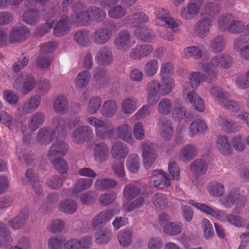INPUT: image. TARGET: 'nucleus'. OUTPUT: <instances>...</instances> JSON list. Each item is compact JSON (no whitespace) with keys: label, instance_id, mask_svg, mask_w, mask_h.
Masks as SVG:
<instances>
[{"label":"nucleus","instance_id":"nucleus-1","mask_svg":"<svg viewBox=\"0 0 249 249\" xmlns=\"http://www.w3.org/2000/svg\"><path fill=\"white\" fill-rule=\"evenodd\" d=\"M86 121L88 124L94 127L96 136L100 139H120L124 140V125L118 126L115 131L109 123L99 118L90 116Z\"/></svg>","mask_w":249,"mask_h":249},{"label":"nucleus","instance_id":"nucleus-2","mask_svg":"<svg viewBox=\"0 0 249 249\" xmlns=\"http://www.w3.org/2000/svg\"><path fill=\"white\" fill-rule=\"evenodd\" d=\"M202 70L205 72L204 73L195 71L190 74L189 76L190 83H186L184 85L183 90L185 89V87L187 86L189 91H193L201 82L204 81H213L216 79V72L210 67V65L203 64Z\"/></svg>","mask_w":249,"mask_h":249},{"label":"nucleus","instance_id":"nucleus-3","mask_svg":"<svg viewBox=\"0 0 249 249\" xmlns=\"http://www.w3.org/2000/svg\"><path fill=\"white\" fill-rule=\"evenodd\" d=\"M36 85V82L33 76L22 72L15 77L12 87L17 91L26 95L35 89Z\"/></svg>","mask_w":249,"mask_h":249},{"label":"nucleus","instance_id":"nucleus-4","mask_svg":"<svg viewBox=\"0 0 249 249\" xmlns=\"http://www.w3.org/2000/svg\"><path fill=\"white\" fill-rule=\"evenodd\" d=\"M74 14L71 17L72 22L77 26L87 25L90 20V15L86 11L85 5L81 3H76L73 6Z\"/></svg>","mask_w":249,"mask_h":249},{"label":"nucleus","instance_id":"nucleus-5","mask_svg":"<svg viewBox=\"0 0 249 249\" xmlns=\"http://www.w3.org/2000/svg\"><path fill=\"white\" fill-rule=\"evenodd\" d=\"M204 0H189L186 5L180 12L181 17L186 20H190L196 16L200 12Z\"/></svg>","mask_w":249,"mask_h":249},{"label":"nucleus","instance_id":"nucleus-6","mask_svg":"<svg viewBox=\"0 0 249 249\" xmlns=\"http://www.w3.org/2000/svg\"><path fill=\"white\" fill-rule=\"evenodd\" d=\"M80 123L79 118H74L71 120H63L61 116L57 115L52 120V126L55 128L58 133L62 134L65 133L67 128L69 129L78 125Z\"/></svg>","mask_w":249,"mask_h":249},{"label":"nucleus","instance_id":"nucleus-7","mask_svg":"<svg viewBox=\"0 0 249 249\" xmlns=\"http://www.w3.org/2000/svg\"><path fill=\"white\" fill-rule=\"evenodd\" d=\"M160 88V81L158 80H152L147 83L146 101L149 104L153 105L159 101L161 95Z\"/></svg>","mask_w":249,"mask_h":249},{"label":"nucleus","instance_id":"nucleus-8","mask_svg":"<svg viewBox=\"0 0 249 249\" xmlns=\"http://www.w3.org/2000/svg\"><path fill=\"white\" fill-rule=\"evenodd\" d=\"M213 25V20L210 18L200 16V18L194 25L193 33L200 38H204L209 33Z\"/></svg>","mask_w":249,"mask_h":249},{"label":"nucleus","instance_id":"nucleus-9","mask_svg":"<svg viewBox=\"0 0 249 249\" xmlns=\"http://www.w3.org/2000/svg\"><path fill=\"white\" fill-rule=\"evenodd\" d=\"M150 183H153L154 187L164 189L170 186V179L167 174L161 169L155 170L149 178Z\"/></svg>","mask_w":249,"mask_h":249},{"label":"nucleus","instance_id":"nucleus-10","mask_svg":"<svg viewBox=\"0 0 249 249\" xmlns=\"http://www.w3.org/2000/svg\"><path fill=\"white\" fill-rule=\"evenodd\" d=\"M113 27H101L96 29L92 34L91 38L98 45H103L107 43L113 34Z\"/></svg>","mask_w":249,"mask_h":249},{"label":"nucleus","instance_id":"nucleus-11","mask_svg":"<svg viewBox=\"0 0 249 249\" xmlns=\"http://www.w3.org/2000/svg\"><path fill=\"white\" fill-rule=\"evenodd\" d=\"M141 147L144 165L150 168L157 158L155 149L153 144L147 142H142Z\"/></svg>","mask_w":249,"mask_h":249},{"label":"nucleus","instance_id":"nucleus-12","mask_svg":"<svg viewBox=\"0 0 249 249\" xmlns=\"http://www.w3.org/2000/svg\"><path fill=\"white\" fill-rule=\"evenodd\" d=\"M92 134L93 130L90 126L82 125L73 131L71 139L72 142L75 143H83Z\"/></svg>","mask_w":249,"mask_h":249},{"label":"nucleus","instance_id":"nucleus-13","mask_svg":"<svg viewBox=\"0 0 249 249\" xmlns=\"http://www.w3.org/2000/svg\"><path fill=\"white\" fill-rule=\"evenodd\" d=\"M53 128L49 127H43L39 129L36 137V141L41 145L49 143L53 139L57 130L52 125Z\"/></svg>","mask_w":249,"mask_h":249},{"label":"nucleus","instance_id":"nucleus-14","mask_svg":"<svg viewBox=\"0 0 249 249\" xmlns=\"http://www.w3.org/2000/svg\"><path fill=\"white\" fill-rule=\"evenodd\" d=\"M158 125L161 137L165 141L171 140L174 134V127L171 121L165 118H160Z\"/></svg>","mask_w":249,"mask_h":249},{"label":"nucleus","instance_id":"nucleus-15","mask_svg":"<svg viewBox=\"0 0 249 249\" xmlns=\"http://www.w3.org/2000/svg\"><path fill=\"white\" fill-rule=\"evenodd\" d=\"M113 215L114 213L112 210H104L93 217L91 221L90 227L94 230L99 227L104 226Z\"/></svg>","mask_w":249,"mask_h":249},{"label":"nucleus","instance_id":"nucleus-16","mask_svg":"<svg viewBox=\"0 0 249 249\" xmlns=\"http://www.w3.org/2000/svg\"><path fill=\"white\" fill-rule=\"evenodd\" d=\"M41 97L34 95L26 100L22 104L21 108H18V111L21 112L24 115L31 114L35 111L41 103Z\"/></svg>","mask_w":249,"mask_h":249},{"label":"nucleus","instance_id":"nucleus-17","mask_svg":"<svg viewBox=\"0 0 249 249\" xmlns=\"http://www.w3.org/2000/svg\"><path fill=\"white\" fill-rule=\"evenodd\" d=\"M215 211L218 212L216 213L217 216L213 217L218 220L221 221H227L237 227H243L246 225L245 220L238 215L232 214H226L223 211L216 209H215Z\"/></svg>","mask_w":249,"mask_h":249},{"label":"nucleus","instance_id":"nucleus-18","mask_svg":"<svg viewBox=\"0 0 249 249\" xmlns=\"http://www.w3.org/2000/svg\"><path fill=\"white\" fill-rule=\"evenodd\" d=\"M187 87V86L185 87V89L183 90V96L185 99L193 104L195 108L198 111H204L205 104L203 100L194 91H189Z\"/></svg>","mask_w":249,"mask_h":249},{"label":"nucleus","instance_id":"nucleus-19","mask_svg":"<svg viewBox=\"0 0 249 249\" xmlns=\"http://www.w3.org/2000/svg\"><path fill=\"white\" fill-rule=\"evenodd\" d=\"M217 121L221 129L225 132L234 133L239 131L241 129V126L239 124L226 116H219Z\"/></svg>","mask_w":249,"mask_h":249},{"label":"nucleus","instance_id":"nucleus-20","mask_svg":"<svg viewBox=\"0 0 249 249\" xmlns=\"http://www.w3.org/2000/svg\"><path fill=\"white\" fill-rule=\"evenodd\" d=\"M232 62V58L229 55L223 53L212 57L210 63L205 64L210 65V67L212 70H213V68L225 69L229 68L231 66Z\"/></svg>","mask_w":249,"mask_h":249},{"label":"nucleus","instance_id":"nucleus-21","mask_svg":"<svg viewBox=\"0 0 249 249\" xmlns=\"http://www.w3.org/2000/svg\"><path fill=\"white\" fill-rule=\"evenodd\" d=\"M147 186L145 184L137 185L128 184L125 186V200H131L141 194L146 196L149 193L147 190Z\"/></svg>","mask_w":249,"mask_h":249},{"label":"nucleus","instance_id":"nucleus-22","mask_svg":"<svg viewBox=\"0 0 249 249\" xmlns=\"http://www.w3.org/2000/svg\"><path fill=\"white\" fill-rule=\"evenodd\" d=\"M153 50L150 45L143 44L137 45L129 53L130 58L134 60H141L147 56Z\"/></svg>","mask_w":249,"mask_h":249},{"label":"nucleus","instance_id":"nucleus-23","mask_svg":"<svg viewBox=\"0 0 249 249\" xmlns=\"http://www.w3.org/2000/svg\"><path fill=\"white\" fill-rule=\"evenodd\" d=\"M197 153V146L194 143H189L182 146L178 154V158L183 162H189L196 156Z\"/></svg>","mask_w":249,"mask_h":249},{"label":"nucleus","instance_id":"nucleus-24","mask_svg":"<svg viewBox=\"0 0 249 249\" xmlns=\"http://www.w3.org/2000/svg\"><path fill=\"white\" fill-rule=\"evenodd\" d=\"M154 13L157 18L164 21L168 27L172 29L174 32H177L178 27L180 23L179 21H177L170 16H166L165 11L162 8H156Z\"/></svg>","mask_w":249,"mask_h":249},{"label":"nucleus","instance_id":"nucleus-25","mask_svg":"<svg viewBox=\"0 0 249 249\" xmlns=\"http://www.w3.org/2000/svg\"><path fill=\"white\" fill-rule=\"evenodd\" d=\"M95 60L98 63L104 66L111 64L113 56L111 49L107 47L101 48L96 54Z\"/></svg>","mask_w":249,"mask_h":249},{"label":"nucleus","instance_id":"nucleus-26","mask_svg":"<svg viewBox=\"0 0 249 249\" xmlns=\"http://www.w3.org/2000/svg\"><path fill=\"white\" fill-rule=\"evenodd\" d=\"M109 155V148L104 143H100L95 145L93 155L95 160L99 162H103L107 160Z\"/></svg>","mask_w":249,"mask_h":249},{"label":"nucleus","instance_id":"nucleus-27","mask_svg":"<svg viewBox=\"0 0 249 249\" xmlns=\"http://www.w3.org/2000/svg\"><path fill=\"white\" fill-rule=\"evenodd\" d=\"M242 198L238 190H232L228 195L221 198L220 202L225 208H230L234 204L239 203Z\"/></svg>","mask_w":249,"mask_h":249},{"label":"nucleus","instance_id":"nucleus-28","mask_svg":"<svg viewBox=\"0 0 249 249\" xmlns=\"http://www.w3.org/2000/svg\"><path fill=\"white\" fill-rule=\"evenodd\" d=\"M71 22L68 16H62L53 28V33L56 36H61L69 31Z\"/></svg>","mask_w":249,"mask_h":249},{"label":"nucleus","instance_id":"nucleus-29","mask_svg":"<svg viewBox=\"0 0 249 249\" xmlns=\"http://www.w3.org/2000/svg\"><path fill=\"white\" fill-rule=\"evenodd\" d=\"M30 36L29 30L25 27L13 28L10 32L9 39L12 43L21 41Z\"/></svg>","mask_w":249,"mask_h":249},{"label":"nucleus","instance_id":"nucleus-30","mask_svg":"<svg viewBox=\"0 0 249 249\" xmlns=\"http://www.w3.org/2000/svg\"><path fill=\"white\" fill-rule=\"evenodd\" d=\"M216 147L223 155L229 156L232 153L231 143L225 135H219L216 140Z\"/></svg>","mask_w":249,"mask_h":249},{"label":"nucleus","instance_id":"nucleus-31","mask_svg":"<svg viewBox=\"0 0 249 249\" xmlns=\"http://www.w3.org/2000/svg\"><path fill=\"white\" fill-rule=\"evenodd\" d=\"M69 148L68 144L63 141H55L51 146L48 153V157L52 159L55 156H61L65 154Z\"/></svg>","mask_w":249,"mask_h":249},{"label":"nucleus","instance_id":"nucleus-32","mask_svg":"<svg viewBox=\"0 0 249 249\" xmlns=\"http://www.w3.org/2000/svg\"><path fill=\"white\" fill-rule=\"evenodd\" d=\"M45 118V114L41 111L33 114L28 121V125L30 129L33 131L36 130L43 124Z\"/></svg>","mask_w":249,"mask_h":249},{"label":"nucleus","instance_id":"nucleus-33","mask_svg":"<svg viewBox=\"0 0 249 249\" xmlns=\"http://www.w3.org/2000/svg\"><path fill=\"white\" fill-rule=\"evenodd\" d=\"M207 129V126L205 122L200 119L194 120L189 126V135L190 137H193L195 136L205 133Z\"/></svg>","mask_w":249,"mask_h":249},{"label":"nucleus","instance_id":"nucleus-34","mask_svg":"<svg viewBox=\"0 0 249 249\" xmlns=\"http://www.w3.org/2000/svg\"><path fill=\"white\" fill-rule=\"evenodd\" d=\"M53 107L56 112L63 115L66 114L69 108L67 98L63 95L57 96L54 101Z\"/></svg>","mask_w":249,"mask_h":249},{"label":"nucleus","instance_id":"nucleus-35","mask_svg":"<svg viewBox=\"0 0 249 249\" xmlns=\"http://www.w3.org/2000/svg\"><path fill=\"white\" fill-rule=\"evenodd\" d=\"M58 209L67 214H73L77 209V202L72 199H65L60 202Z\"/></svg>","mask_w":249,"mask_h":249},{"label":"nucleus","instance_id":"nucleus-36","mask_svg":"<svg viewBox=\"0 0 249 249\" xmlns=\"http://www.w3.org/2000/svg\"><path fill=\"white\" fill-rule=\"evenodd\" d=\"M220 12L219 5L215 2H210L206 3L200 13V16L210 18L213 20L214 17Z\"/></svg>","mask_w":249,"mask_h":249},{"label":"nucleus","instance_id":"nucleus-37","mask_svg":"<svg viewBox=\"0 0 249 249\" xmlns=\"http://www.w3.org/2000/svg\"><path fill=\"white\" fill-rule=\"evenodd\" d=\"M227 41L222 35H218L214 37L210 43L211 50L215 53L222 52L226 45Z\"/></svg>","mask_w":249,"mask_h":249},{"label":"nucleus","instance_id":"nucleus-38","mask_svg":"<svg viewBox=\"0 0 249 249\" xmlns=\"http://www.w3.org/2000/svg\"><path fill=\"white\" fill-rule=\"evenodd\" d=\"M174 81L168 76H161L160 82V94L165 96L170 94L174 88Z\"/></svg>","mask_w":249,"mask_h":249},{"label":"nucleus","instance_id":"nucleus-39","mask_svg":"<svg viewBox=\"0 0 249 249\" xmlns=\"http://www.w3.org/2000/svg\"><path fill=\"white\" fill-rule=\"evenodd\" d=\"M174 103V108L171 112L172 117L175 121L180 122L186 114V108L182 106L180 99H175Z\"/></svg>","mask_w":249,"mask_h":249},{"label":"nucleus","instance_id":"nucleus-40","mask_svg":"<svg viewBox=\"0 0 249 249\" xmlns=\"http://www.w3.org/2000/svg\"><path fill=\"white\" fill-rule=\"evenodd\" d=\"M137 36L142 41L150 42L155 37V33L151 30L145 27H139L134 32Z\"/></svg>","mask_w":249,"mask_h":249},{"label":"nucleus","instance_id":"nucleus-41","mask_svg":"<svg viewBox=\"0 0 249 249\" xmlns=\"http://www.w3.org/2000/svg\"><path fill=\"white\" fill-rule=\"evenodd\" d=\"M92 184V180L90 178H80L78 179L71 190L73 195L88 190L90 188Z\"/></svg>","mask_w":249,"mask_h":249},{"label":"nucleus","instance_id":"nucleus-42","mask_svg":"<svg viewBox=\"0 0 249 249\" xmlns=\"http://www.w3.org/2000/svg\"><path fill=\"white\" fill-rule=\"evenodd\" d=\"M95 241L99 245L107 244L111 240L112 232L107 229L97 231L95 233Z\"/></svg>","mask_w":249,"mask_h":249},{"label":"nucleus","instance_id":"nucleus-43","mask_svg":"<svg viewBox=\"0 0 249 249\" xmlns=\"http://www.w3.org/2000/svg\"><path fill=\"white\" fill-rule=\"evenodd\" d=\"M190 168L191 171L194 174L198 176H201L206 172L208 165L205 160L197 159L191 163Z\"/></svg>","mask_w":249,"mask_h":249},{"label":"nucleus","instance_id":"nucleus-44","mask_svg":"<svg viewBox=\"0 0 249 249\" xmlns=\"http://www.w3.org/2000/svg\"><path fill=\"white\" fill-rule=\"evenodd\" d=\"M29 217V213L27 211H23L18 216L8 222V225L14 229H18L22 227L27 222Z\"/></svg>","mask_w":249,"mask_h":249},{"label":"nucleus","instance_id":"nucleus-45","mask_svg":"<svg viewBox=\"0 0 249 249\" xmlns=\"http://www.w3.org/2000/svg\"><path fill=\"white\" fill-rule=\"evenodd\" d=\"M245 23L234 16L231 22L228 25V31L232 34L238 35L245 32Z\"/></svg>","mask_w":249,"mask_h":249},{"label":"nucleus","instance_id":"nucleus-46","mask_svg":"<svg viewBox=\"0 0 249 249\" xmlns=\"http://www.w3.org/2000/svg\"><path fill=\"white\" fill-rule=\"evenodd\" d=\"M183 224L178 222H171L165 225L163 228L164 233L170 235H177L182 231Z\"/></svg>","mask_w":249,"mask_h":249},{"label":"nucleus","instance_id":"nucleus-47","mask_svg":"<svg viewBox=\"0 0 249 249\" xmlns=\"http://www.w3.org/2000/svg\"><path fill=\"white\" fill-rule=\"evenodd\" d=\"M173 108V102L171 99L167 98H164L160 100L157 106L158 111L163 115H170Z\"/></svg>","mask_w":249,"mask_h":249},{"label":"nucleus","instance_id":"nucleus-48","mask_svg":"<svg viewBox=\"0 0 249 249\" xmlns=\"http://www.w3.org/2000/svg\"><path fill=\"white\" fill-rule=\"evenodd\" d=\"M91 79V74L88 71H82L79 73L74 79L75 86L79 88H85Z\"/></svg>","mask_w":249,"mask_h":249},{"label":"nucleus","instance_id":"nucleus-49","mask_svg":"<svg viewBox=\"0 0 249 249\" xmlns=\"http://www.w3.org/2000/svg\"><path fill=\"white\" fill-rule=\"evenodd\" d=\"M106 74L107 71L106 70L99 68L95 69L94 70L93 76L92 77L93 84L99 88L102 87L107 81Z\"/></svg>","mask_w":249,"mask_h":249},{"label":"nucleus","instance_id":"nucleus-50","mask_svg":"<svg viewBox=\"0 0 249 249\" xmlns=\"http://www.w3.org/2000/svg\"><path fill=\"white\" fill-rule=\"evenodd\" d=\"M111 153L112 157L115 160H124V143L121 142H114L111 146Z\"/></svg>","mask_w":249,"mask_h":249},{"label":"nucleus","instance_id":"nucleus-51","mask_svg":"<svg viewBox=\"0 0 249 249\" xmlns=\"http://www.w3.org/2000/svg\"><path fill=\"white\" fill-rule=\"evenodd\" d=\"M117 108L116 103L113 100L106 101L101 108L102 114L106 117H111L114 115Z\"/></svg>","mask_w":249,"mask_h":249},{"label":"nucleus","instance_id":"nucleus-52","mask_svg":"<svg viewBox=\"0 0 249 249\" xmlns=\"http://www.w3.org/2000/svg\"><path fill=\"white\" fill-rule=\"evenodd\" d=\"M74 41L82 46H88L90 42L89 33L88 31L79 30L73 36Z\"/></svg>","mask_w":249,"mask_h":249},{"label":"nucleus","instance_id":"nucleus-53","mask_svg":"<svg viewBox=\"0 0 249 249\" xmlns=\"http://www.w3.org/2000/svg\"><path fill=\"white\" fill-rule=\"evenodd\" d=\"M148 20V18L144 13H137L128 16L126 18V22L131 25L132 26H136L139 23L147 22Z\"/></svg>","mask_w":249,"mask_h":249},{"label":"nucleus","instance_id":"nucleus-54","mask_svg":"<svg viewBox=\"0 0 249 249\" xmlns=\"http://www.w3.org/2000/svg\"><path fill=\"white\" fill-rule=\"evenodd\" d=\"M39 18L38 12L36 9H27L23 15V20L27 24H36Z\"/></svg>","mask_w":249,"mask_h":249},{"label":"nucleus","instance_id":"nucleus-55","mask_svg":"<svg viewBox=\"0 0 249 249\" xmlns=\"http://www.w3.org/2000/svg\"><path fill=\"white\" fill-rule=\"evenodd\" d=\"M211 94L214 101L219 105L223 100L229 97L228 94L219 87H213L210 90Z\"/></svg>","mask_w":249,"mask_h":249},{"label":"nucleus","instance_id":"nucleus-56","mask_svg":"<svg viewBox=\"0 0 249 249\" xmlns=\"http://www.w3.org/2000/svg\"><path fill=\"white\" fill-rule=\"evenodd\" d=\"M152 201L157 209H162L167 206L168 200L164 194L156 193L152 196Z\"/></svg>","mask_w":249,"mask_h":249},{"label":"nucleus","instance_id":"nucleus-57","mask_svg":"<svg viewBox=\"0 0 249 249\" xmlns=\"http://www.w3.org/2000/svg\"><path fill=\"white\" fill-rule=\"evenodd\" d=\"M54 168L60 173L65 174L68 170V165L66 161L62 158L53 157L50 159Z\"/></svg>","mask_w":249,"mask_h":249},{"label":"nucleus","instance_id":"nucleus-58","mask_svg":"<svg viewBox=\"0 0 249 249\" xmlns=\"http://www.w3.org/2000/svg\"><path fill=\"white\" fill-rule=\"evenodd\" d=\"M140 166V160L137 155L133 154L128 157L127 166L129 171L131 173H136L139 170Z\"/></svg>","mask_w":249,"mask_h":249},{"label":"nucleus","instance_id":"nucleus-59","mask_svg":"<svg viewBox=\"0 0 249 249\" xmlns=\"http://www.w3.org/2000/svg\"><path fill=\"white\" fill-rule=\"evenodd\" d=\"M225 191L224 186L218 182H212L209 187L210 194L214 197L221 196Z\"/></svg>","mask_w":249,"mask_h":249},{"label":"nucleus","instance_id":"nucleus-60","mask_svg":"<svg viewBox=\"0 0 249 249\" xmlns=\"http://www.w3.org/2000/svg\"><path fill=\"white\" fill-rule=\"evenodd\" d=\"M116 185V182L112 179H99L94 184L95 188L98 190H104L112 188Z\"/></svg>","mask_w":249,"mask_h":249},{"label":"nucleus","instance_id":"nucleus-61","mask_svg":"<svg viewBox=\"0 0 249 249\" xmlns=\"http://www.w3.org/2000/svg\"><path fill=\"white\" fill-rule=\"evenodd\" d=\"M182 57L188 59L193 57L195 59H199L202 56V51L200 49L195 46L189 47L183 51Z\"/></svg>","mask_w":249,"mask_h":249},{"label":"nucleus","instance_id":"nucleus-62","mask_svg":"<svg viewBox=\"0 0 249 249\" xmlns=\"http://www.w3.org/2000/svg\"><path fill=\"white\" fill-rule=\"evenodd\" d=\"M159 69L158 62L157 60H149L144 67V71L147 76L151 77L156 74Z\"/></svg>","mask_w":249,"mask_h":249},{"label":"nucleus","instance_id":"nucleus-63","mask_svg":"<svg viewBox=\"0 0 249 249\" xmlns=\"http://www.w3.org/2000/svg\"><path fill=\"white\" fill-rule=\"evenodd\" d=\"M88 13L89 14L90 19L94 18L99 21L103 20L106 16V12L96 6H91L88 9Z\"/></svg>","mask_w":249,"mask_h":249},{"label":"nucleus","instance_id":"nucleus-64","mask_svg":"<svg viewBox=\"0 0 249 249\" xmlns=\"http://www.w3.org/2000/svg\"><path fill=\"white\" fill-rule=\"evenodd\" d=\"M65 180V177L55 175L47 179V184L53 189H58L62 187Z\"/></svg>","mask_w":249,"mask_h":249}]
</instances>
